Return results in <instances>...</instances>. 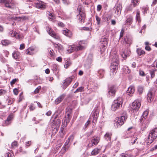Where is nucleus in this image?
Listing matches in <instances>:
<instances>
[{"label":"nucleus","mask_w":157,"mask_h":157,"mask_svg":"<svg viewBox=\"0 0 157 157\" xmlns=\"http://www.w3.org/2000/svg\"><path fill=\"white\" fill-rule=\"evenodd\" d=\"M123 102V99L121 97H118L117 99L115 100L112 105V110L115 111L118 109L120 107L122 106Z\"/></svg>","instance_id":"nucleus-1"},{"label":"nucleus","mask_w":157,"mask_h":157,"mask_svg":"<svg viewBox=\"0 0 157 157\" xmlns=\"http://www.w3.org/2000/svg\"><path fill=\"white\" fill-rule=\"evenodd\" d=\"M127 119V116L126 115L122 116L120 117H116L114 121V125L116 128L121 127L124 123V121Z\"/></svg>","instance_id":"nucleus-2"},{"label":"nucleus","mask_w":157,"mask_h":157,"mask_svg":"<svg viewBox=\"0 0 157 157\" xmlns=\"http://www.w3.org/2000/svg\"><path fill=\"white\" fill-rule=\"evenodd\" d=\"M77 11L79 14L77 15V19L79 21V22H82L84 21L85 17V14L83 10L82 9V7L81 6H78L77 9Z\"/></svg>","instance_id":"nucleus-3"},{"label":"nucleus","mask_w":157,"mask_h":157,"mask_svg":"<svg viewBox=\"0 0 157 157\" xmlns=\"http://www.w3.org/2000/svg\"><path fill=\"white\" fill-rule=\"evenodd\" d=\"M157 137V128H155L150 131L148 136V142L151 143Z\"/></svg>","instance_id":"nucleus-4"},{"label":"nucleus","mask_w":157,"mask_h":157,"mask_svg":"<svg viewBox=\"0 0 157 157\" xmlns=\"http://www.w3.org/2000/svg\"><path fill=\"white\" fill-rule=\"evenodd\" d=\"M84 48L85 46L82 45V43L80 42L79 43V45L77 46L76 48L74 45L73 46H69L67 50V51L68 53H70L76 50L77 51L83 49Z\"/></svg>","instance_id":"nucleus-5"},{"label":"nucleus","mask_w":157,"mask_h":157,"mask_svg":"<svg viewBox=\"0 0 157 157\" xmlns=\"http://www.w3.org/2000/svg\"><path fill=\"white\" fill-rule=\"evenodd\" d=\"M46 30L49 34L54 38L55 39L58 40L60 38L59 36L49 26H48L46 27Z\"/></svg>","instance_id":"nucleus-6"},{"label":"nucleus","mask_w":157,"mask_h":157,"mask_svg":"<svg viewBox=\"0 0 157 157\" xmlns=\"http://www.w3.org/2000/svg\"><path fill=\"white\" fill-rule=\"evenodd\" d=\"M118 67V66L115 64V66L111 64L110 67V76L111 78L114 77L116 74Z\"/></svg>","instance_id":"nucleus-7"},{"label":"nucleus","mask_w":157,"mask_h":157,"mask_svg":"<svg viewBox=\"0 0 157 157\" xmlns=\"http://www.w3.org/2000/svg\"><path fill=\"white\" fill-rule=\"evenodd\" d=\"M120 54L122 58L124 59H126L127 57L130 56V51L128 48L126 49H123L122 51L121 52Z\"/></svg>","instance_id":"nucleus-8"},{"label":"nucleus","mask_w":157,"mask_h":157,"mask_svg":"<svg viewBox=\"0 0 157 157\" xmlns=\"http://www.w3.org/2000/svg\"><path fill=\"white\" fill-rule=\"evenodd\" d=\"M0 2L3 3L6 7L11 8L13 5L12 0H1Z\"/></svg>","instance_id":"nucleus-9"},{"label":"nucleus","mask_w":157,"mask_h":157,"mask_svg":"<svg viewBox=\"0 0 157 157\" xmlns=\"http://www.w3.org/2000/svg\"><path fill=\"white\" fill-rule=\"evenodd\" d=\"M141 105L140 102L137 100H135L132 103L131 106V109L134 111H137Z\"/></svg>","instance_id":"nucleus-10"},{"label":"nucleus","mask_w":157,"mask_h":157,"mask_svg":"<svg viewBox=\"0 0 157 157\" xmlns=\"http://www.w3.org/2000/svg\"><path fill=\"white\" fill-rule=\"evenodd\" d=\"M108 39L104 37L103 38L101 39V42L100 47L101 48L103 51L106 48L108 43Z\"/></svg>","instance_id":"nucleus-11"},{"label":"nucleus","mask_w":157,"mask_h":157,"mask_svg":"<svg viewBox=\"0 0 157 157\" xmlns=\"http://www.w3.org/2000/svg\"><path fill=\"white\" fill-rule=\"evenodd\" d=\"M100 140V138L98 137H94L92 139L91 143L92 144H89L88 146L90 147H92L94 145H96Z\"/></svg>","instance_id":"nucleus-12"},{"label":"nucleus","mask_w":157,"mask_h":157,"mask_svg":"<svg viewBox=\"0 0 157 157\" xmlns=\"http://www.w3.org/2000/svg\"><path fill=\"white\" fill-rule=\"evenodd\" d=\"M119 61V57L117 55L115 54L113 56V58L111 60V64L115 66V64L117 66H118Z\"/></svg>","instance_id":"nucleus-13"},{"label":"nucleus","mask_w":157,"mask_h":157,"mask_svg":"<svg viewBox=\"0 0 157 157\" xmlns=\"http://www.w3.org/2000/svg\"><path fill=\"white\" fill-rule=\"evenodd\" d=\"M117 89L116 87L114 86H112L109 87L108 93L111 96H113L115 95Z\"/></svg>","instance_id":"nucleus-14"},{"label":"nucleus","mask_w":157,"mask_h":157,"mask_svg":"<svg viewBox=\"0 0 157 157\" xmlns=\"http://www.w3.org/2000/svg\"><path fill=\"white\" fill-rule=\"evenodd\" d=\"M13 117V115L12 114H10L7 117L6 120L5 121L4 123L3 124V126H6L7 125L10 124L12 120Z\"/></svg>","instance_id":"nucleus-15"},{"label":"nucleus","mask_w":157,"mask_h":157,"mask_svg":"<svg viewBox=\"0 0 157 157\" xmlns=\"http://www.w3.org/2000/svg\"><path fill=\"white\" fill-rule=\"evenodd\" d=\"M122 9V5L120 4L116 5L115 6L114 9L115 10V13L118 15L121 14Z\"/></svg>","instance_id":"nucleus-16"},{"label":"nucleus","mask_w":157,"mask_h":157,"mask_svg":"<svg viewBox=\"0 0 157 157\" xmlns=\"http://www.w3.org/2000/svg\"><path fill=\"white\" fill-rule=\"evenodd\" d=\"M9 35L11 36L14 37L16 38L20 39L21 38L19 34L15 33L13 31H11L10 32Z\"/></svg>","instance_id":"nucleus-17"},{"label":"nucleus","mask_w":157,"mask_h":157,"mask_svg":"<svg viewBox=\"0 0 157 157\" xmlns=\"http://www.w3.org/2000/svg\"><path fill=\"white\" fill-rule=\"evenodd\" d=\"M35 51V48L30 47L28 48L26 51V53L28 55H32L34 54Z\"/></svg>","instance_id":"nucleus-18"},{"label":"nucleus","mask_w":157,"mask_h":157,"mask_svg":"<svg viewBox=\"0 0 157 157\" xmlns=\"http://www.w3.org/2000/svg\"><path fill=\"white\" fill-rule=\"evenodd\" d=\"M65 95V94H62L60 95L55 100V103L56 104H58L62 101V100L64 99Z\"/></svg>","instance_id":"nucleus-19"},{"label":"nucleus","mask_w":157,"mask_h":157,"mask_svg":"<svg viewBox=\"0 0 157 157\" xmlns=\"http://www.w3.org/2000/svg\"><path fill=\"white\" fill-rule=\"evenodd\" d=\"M135 91V88L133 86H129L127 91V93L128 95H131L133 94Z\"/></svg>","instance_id":"nucleus-20"},{"label":"nucleus","mask_w":157,"mask_h":157,"mask_svg":"<svg viewBox=\"0 0 157 157\" xmlns=\"http://www.w3.org/2000/svg\"><path fill=\"white\" fill-rule=\"evenodd\" d=\"M99 111L98 109H96L93 113V122L96 121L98 117Z\"/></svg>","instance_id":"nucleus-21"},{"label":"nucleus","mask_w":157,"mask_h":157,"mask_svg":"<svg viewBox=\"0 0 157 157\" xmlns=\"http://www.w3.org/2000/svg\"><path fill=\"white\" fill-rule=\"evenodd\" d=\"M51 124L52 125H53L54 126H59L60 124V121L59 119L55 118Z\"/></svg>","instance_id":"nucleus-22"},{"label":"nucleus","mask_w":157,"mask_h":157,"mask_svg":"<svg viewBox=\"0 0 157 157\" xmlns=\"http://www.w3.org/2000/svg\"><path fill=\"white\" fill-rule=\"evenodd\" d=\"M147 99L148 101L151 102L153 100L154 98V95L151 91H149L147 94Z\"/></svg>","instance_id":"nucleus-23"},{"label":"nucleus","mask_w":157,"mask_h":157,"mask_svg":"<svg viewBox=\"0 0 157 157\" xmlns=\"http://www.w3.org/2000/svg\"><path fill=\"white\" fill-rule=\"evenodd\" d=\"M63 34L69 37H71L72 36V32L67 29L63 30Z\"/></svg>","instance_id":"nucleus-24"},{"label":"nucleus","mask_w":157,"mask_h":157,"mask_svg":"<svg viewBox=\"0 0 157 157\" xmlns=\"http://www.w3.org/2000/svg\"><path fill=\"white\" fill-rule=\"evenodd\" d=\"M52 42L55 48L58 50L59 51L62 50L63 47L61 45L59 44H56L52 41Z\"/></svg>","instance_id":"nucleus-25"},{"label":"nucleus","mask_w":157,"mask_h":157,"mask_svg":"<svg viewBox=\"0 0 157 157\" xmlns=\"http://www.w3.org/2000/svg\"><path fill=\"white\" fill-rule=\"evenodd\" d=\"M132 17L131 16H130L128 18H127L125 21V25H130L132 22Z\"/></svg>","instance_id":"nucleus-26"},{"label":"nucleus","mask_w":157,"mask_h":157,"mask_svg":"<svg viewBox=\"0 0 157 157\" xmlns=\"http://www.w3.org/2000/svg\"><path fill=\"white\" fill-rule=\"evenodd\" d=\"M136 51L137 54L139 56L144 55L145 53V52L144 50L140 48H137Z\"/></svg>","instance_id":"nucleus-27"},{"label":"nucleus","mask_w":157,"mask_h":157,"mask_svg":"<svg viewBox=\"0 0 157 157\" xmlns=\"http://www.w3.org/2000/svg\"><path fill=\"white\" fill-rule=\"evenodd\" d=\"M112 134L111 132H107L105 135L104 137L107 140H110Z\"/></svg>","instance_id":"nucleus-28"},{"label":"nucleus","mask_w":157,"mask_h":157,"mask_svg":"<svg viewBox=\"0 0 157 157\" xmlns=\"http://www.w3.org/2000/svg\"><path fill=\"white\" fill-rule=\"evenodd\" d=\"M136 19L137 21L138 22V23L140 22L141 21V18L140 17V11L138 10H136Z\"/></svg>","instance_id":"nucleus-29"},{"label":"nucleus","mask_w":157,"mask_h":157,"mask_svg":"<svg viewBox=\"0 0 157 157\" xmlns=\"http://www.w3.org/2000/svg\"><path fill=\"white\" fill-rule=\"evenodd\" d=\"M1 43L2 45L4 46H7L11 44V42L7 40H2Z\"/></svg>","instance_id":"nucleus-30"},{"label":"nucleus","mask_w":157,"mask_h":157,"mask_svg":"<svg viewBox=\"0 0 157 157\" xmlns=\"http://www.w3.org/2000/svg\"><path fill=\"white\" fill-rule=\"evenodd\" d=\"M71 117L70 116V115L69 113H67V115L65 116V122H66V124L69 123L70 122Z\"/></svg>","instance_id":"nucleus-31"},{"label":"nucleus","mask_w":157,"mask_h":157,"mask_svg":"<svg viewBox=\"0 0 157 157\" xmlns=\"http://www.w3.org/2000/svg\"><path fill=\"white\" fill-rule=\"evenodd\" d=\"M100 151V150L98 148H95L92 151L91 155H96L99 153Z\"/></svg>","instance_id":"nucleus-32"},{"label":"nucleus","mask_w":157,"mask_h":157,"mask_svg":"<svg viewBox=\"0 0 157 157\" xmlns=\"http://www.w3.org/2000/svg\"><path fill=\"white\" fill-rule=\"evenodd\" d=\"M12 55L14 59H17L18 58L20 55V53L18 52H14Z\"/></svg>","instance_id":"nucleus-33"},{"label":"nucleus","mask_w":157,"mask_h":157,"mask_svg":"<svg viewBox=\"0 0 157 157\" xmlns=\"http://www.w3.org/2000/svg\"><path fill=\"white\" fill-rule=\"evenodd\" d=\"M48 17L51 19V20L53 22H56V20L54 15L50 12L49 14Z\"/></svg>","instance_id":"nucleus-34"},{"label":"nucleus","mask_w":157,"mask_h":157,"mask_svg":"<svg viewBox=\"0 0 157 157\" xmlns=\"http://www.w3.org/2000/svg\"><path fill=\"white\" fill-rule=\"evenodd\" d=\"M46 7L47 6L45 3L40 1V9L44 10L46 8Z\"/></svg>","instance_id":"nucleus-35"},{"label":"nucleus","mask_w":157,"mask_h":157,"mask_svg":"<svg viewBox=\"0 0 157 157\" xmlns=\"http://www.w3.org/2000/svg\"><path fill=\"white\" fill-rule=\"evenodd\" d=\"M139 2L140 0H131L132 4L135 7L139 4Z\"/></svg>","instance_id":"nucleus-36"},{"label":"nucleus","mask_w":157,"mask_h":157,"mask_svg":"<svg viewBox=\"0 0 157 157\" xmlns=\"http://www.w3.org/2000/svg\"><path fill=\"white\" fill-rule=\"evenodd\" d=\"M70 146V145H67L66 146L64 145L62 149V152L63 153H65L66 152Z\"/></svg>","instance_id":"nucleus-37"},{"label":"nucleus","mask_w":157,"mask_h":157,"mask_svg":"<svg viewBox=\"0 0 157 157\" xmlns=\"http://www.w3.org/2000/svg\"><path fill=\"white\" fill-rule=\"evenodd\" d=\"M148 113V110H146L144 111L143 115L141 117V119H143L144 118H145V117L147 116Z\"/></svg>","instance_id":"nucleus-38"},{"label":"nucleus","mask_w":157,"mask_h":157,"mask_svg":"<svg viewBox=\"0 0 157 157\" xmlns=\"http://www.w3.org/2000/svg\"><path fill=\"white\" fill-rule=\"evenodd\" d=\"M135 7L133 5H132V4H130L126 7V10L127 11H131L132 10L133 8Z\"/></svg>","instance_id":"nucleus-39"},{"label":"nucleus","mask_w":157,"mask_h":157,"mask_svg":"<svg viewBox=\"0 0 157 157\" xmlns=\"http://www.w3.org/2000/svg\"><path fill=\"white\" fill-rule=\"evenodd\" d=\"M73 78L72 77L67 78L65 80V81L69 85L72 82Z\"/></svg>","instance_id":"nucleus-40"},{"label":"nucleus","mask_w":157,"mask_h":157,"mask_svg":"<svg viewBox=\"0 0 157 157\" xmlns=\"http://www.w3.org/2000/svg\"><path fill=\"white\" fill-rule=\"evenodd\" d=\"M84 88V87L82 86L79 87L74 92V93H76L79 92H82Z\"/></svg>","instance_id":"nucleus-41"},{"label":"nucleus","mask_w":157,"mask_h":157,"mask_svg":"<svg viewBox=\"0 0 157 157\" xmlns=\"http://www.w3.org/2000/svg\"><path fill=\"white\" fill-rule=\"evenodd\" d=\"M137 140V137H136V136H134L133 135L132 137L131 141L132 144H135Z\"/></svg>","instance_id":"nucleus-42"},{"label":"nucleus","mask_w":157,"mask_h":157,"mask_svg":"<svg viewBox=\"0 0 157 157\" xmlns=\"http://www.w3.org/2000/svg\"><path fill=\"white\" fill-rule=\"evenodd\" d=\"M143 87L141 86H139L138 87V91L140 94H141L143 92Z\"/></svg>","instance_id":"nucleus-43"},{"label":"nucleus","mask_w":157,"mask_h":157,"mask_svg":"<svg viewBox=\"0 0 157 157\" xmlns=\"http://www.w3.org/2000/svg\"><path fill=\"white\" fill-rule=\"evenodd\" d=\"M69 85L65 81V80L63 81L62 87L64 89H66Z\"/></svg>","instance_id":"nucleus-44"},{"label":"nucleus","mask_w":157,"mask_h":157,"mask_svg":"<svg viewBox=\"0 0 157 157\" xmlns=\"http://www.w3.org/2000/svg\"><path fill=\"white\" fill-rule=\"evenodd\" d=\"M156 71V70H154L153 71H150L151 77V78H153L155 76V72Z\"/></svg>","instance_id":"nucleus-45"},{"label":"nucleus","mask_w":157,"mask_h":157,"mask_svg":"<svg viewBox=\"0 0 157 157\" xmlns=\"http://www.w3.org/2000/svg\"><path fill=\"white\" fill-rule=\"evenodd\" d=\"M127 44H131L132 42V38L129 36H128L127 40Z\"/></svg>","instance_id":"nucleus-46"},{"label":"nucleus","mask_w":157,"mask_h":157,"mask_svg":"<svg viewBox=\"0 0 157 157\" xmlns=\"http://www.w3.org/2000/svg\"><path fill=\"white\" fill-rule=\"evenodd\" d=\"M48 51L50 56L52 57H53L54 56L55 53L53 50L50 48L49 49Z\"/></svg>","instance_id":"nucleus-47"},{"label":"nucleus","mask_w":157,"mask_h":157,"mask_svg":"<svg viewBox=\"0 0 157 157\" xmlns=\"http://www.w3.org/2000/svg\"><path fill=\"white\" fill-rule=\"evenodd\" d=\"M7 92L6 90L3 89H0V96L4 95Z\"/></svg>","instance_id":"nucleus-48"},{"label":"nucleus","mask_w":157,"mask_h":157,"mask_svg":"<svg viewBox=\"0 0 157 157\" xmlns=\"http://www.w3.org/2000/svg\"><path fill=\"white\" fill-rule=\"evenodd\" d=\"M71 64V63L70 61H67L64 65V67L67 68Z\"/></svg>","instance_id":"nucleus-49"},{"label":"nucleus","mask_w":157,"mask_h":157,"mask_svg":"<svg viewBox=\"0 0 157 157\" xmlns=\"http://www.w3.org/2000/svg\"><path fill=\"white\" fill-rule=\"evenodd\" d=\"M99 75L101 76V77L103 76L104 74V71L102 70H99L98 72Z\"/></svg>","instance_id":"nucleus-50"},{"label":"nucleus","mask_w":157,"mask_h":157,"mask_svg":"<svg viewBox=\"0 0 157 157\" xmlns=\"http://www.w3.org/2000/svg\"><path fill=\"white\" fill-rule=\"evenodd\" d=\"M127 37L128 36H126V37L124 38V39H122L121 40V43L124 44H127Z\"/></svg>","instance_id":"nucleus-51"},{"label":"nucleus","mask_w":157,"mask_h":157,"mask_svg":"<svg viewBox=\"0 0 157 157\" xmlns=\"http://www.w3.org/2000/svg\"><path fill=\"white\" fill-rule=\"evenodd\" d=\"M96 20L97 21V23L98 25H99L101 21V18L99 17L98 15H96L95 16Z\"/></svg>","instance_id":"nucleus-52"},{"label":"nucleus","mask_w":157,"mask_h":157,"mask_svg":"<svg viewBox=\"0 0 157 157\" xmlns=\"http://www.w3.org/2000/svg\"><path fill=\"white\" fill-rule=\"evenodd\" d=\"M5 157H13L12 155L9 152H7L5 155Z\"/></svg>","instance_id":"nucleus-53"},{"label":"nucleus","mask_w":157,"mask_h":157,"mask_svg":"<svg viewBox=\"0 0 157 157\" xmlns=\"http://www.w3.org/2000/svg\"><path fill=\"white\" fill-rule=\"evenodd\" d=\"M124 30L123 29H122L121 30L120 33V38H121L124 35Z\"/></svg>","instance_id":"nucleus-54"},{"label":"nucleus","mask_w":157,"mask_h":157,"mask_svg":"<svg viewBox=\"0 0 157 157\" xmlns=\"http://www.w3.org/2000/svg\"><path fill=\"white\" fill-rule=\"evenodd\" d=\"M17 145V141H14L12 143V148L16 147Z\"/></svg>","instance_id":"nucleus-55"},{"label":"nucleus","mask_w":157,"mask_h":157,"mask_svg":"<svg viewBox=\"0 0 157 157\" xmlns=\"http://www.w3.org/2000/svg\"><path fill=\"white\" fill-rule=\"evenodd\" d=\"M58 25L59 26L61 27H64V24L63 22L60 21L58 22Z\"/></svg>","instance_id":"nucleus-56"},{"label":"nucleus","mask_w":157,"mask_h":157,"mask_svg":"<svg viewBox=\"0 0 157 157\" xmlns=\"http://www.w3.org/2000/svg\"><path fill=\"white\" fill-rule=\"evenodd\" d=\"M17 79L16 78H15L13 79L11 82H10V84L11 86L13 85L14 84H15V82L17 81Z\"/></svg>","instance_id":"nucleus-57"},{"label":"nucleus","mask_w":157,"mask_h":157,"mask_svg":"<svg viewBox=\"0 0 157 157\" xmlns=\"http://www.w3.org/2000/svg\"><path fill=\"white\" fill-rule=\"evenodd\" d=\"M139 74L140 76H144L145 75V74L144 71L141 70H139Z\"/></svg>","instance_id":"nucleus-58"},{"label":"nucleus","mask_w":157,"mask_h":157,"mask_svg":"<svg viewBox=\"0 0 157 157\" xmlns=\"http://www.w3.org/2000/svg\"><path fill=\"white\" fill-rule=\"evenodd\" d=\"M35 109V107L34 104H31L30 105L29 109L30 110H33Z\"/></svg>","instance_id":"nucleus-59"},{"label":"nucleus","mask_w":157,"mask_h":157,"mask_svg":"<svg viewBox=\"0 0 157 157\" xmlns=\"http://www.w3.org/2000/svg\"><path fill=\"white\" fill-rule=\"evenodd\" d=\"M13 92L14 94L17 95L18 94V91L17 89L15 88L13 89Z\"/></svg>","instance_id":"nucleus-60"},{"label":"nucleus","mask_w":157,"mask_h":157,"mask_svg":"<svg viewBox=\"0 0 157 157\" xmlns=\"http://www.w3.org/2000/svg\"><path fill=\"white\" fill-rule=\"evenodd\" d=\"M25 46L24 44H21L20 45L19 49L20 50H23L25 48Z\"/></svg>","instance_id":"nucleus-61"},{"label":"nucleus","mask_w":157,"mask_h":157,"mask_svg":"<svg viewBox=\"0 0 157 157\" xmlns=\"http://www.w3.org/2000/svg\"><path fill=\"white\" fill-rule=\"evenodd\" d=\"M124 72L125 73H129L130 72V71L129 70L128 67H127L125 68V70Z\"/></svg>","instance_id":"nucleus-62"},{"label":"nucleus","mask_w":157,"mask_h":157,"mask_svg":"<svg viewBox=\"0 0 157 157\" xmlns=\"http://www.w3.org/2000/svg\"><path fill=\"white\" fill-rule=\"evenodd\" d=\"M90 121L89 120H88L87 122L84 125L85 128H86L90 124Z\"/></svg>","instance_id":"nucleus-63"},{"label":"nucleus","mask_w":157,"mask_h":157,"mask_svg":"<svg viewBox=\"0 0 157 157\" xmlns=\"http://www.w3.org/2000/svg\"><path fill=\"white\" fill-rule=\"evenodd\" d=\"M31 144V141H28V142H25V145L27 147L29 146Z\"/></svg>","instance_id":"nucleus-64"}]
</instances>
